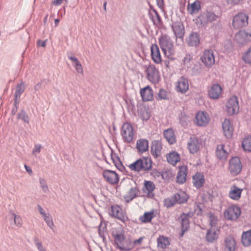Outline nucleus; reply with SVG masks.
Wrapping results in <instances>:
<instances>
[{"label": "nucleus", "instance_id": "nucleus-1", "mask_svg": "<svg viewBox=\"0 0 251 251\" xmlns=\"http://www.w3.org/2000/svg\"><path fill=\"white\" fill-rule=\"evenodd\" d=\"M159 45L164 54L170 60H174L175 50L173 48V44L171 39L167 36H161L159 39Z\"/></svg>", "mask_w": 251, "mask_h": 251}, {"label": "nucleus", "instance_id": "nucleus-2", "mask_svg": "<svg viewBox=\"0 0 251 251\" xmlns=\"http://www.w3.org/2000/svg\"><path fill=\"white\" fill-rule=\"evenodd\" d=\"M152 167L151 160L148 157L139 158L129 165V168L132 171L137 172L143 171L148 172Z\"/></svg>", "mask_w": 251, "mask_h": 251}, {"label": "nucleus", "instance_id": "nucleus-3", "mask_svg": "<svg viewBox=\"0 0 251 251\" xmlns=\"http://www.w3.org/2000/svg\"><path fill=\"white\" fill-rule=\"evenodd\" d=\"M243 167V166L239 157L234 156L229 160L228 169L232 176L238 175L241 173Z\"/></svg>", "mask_w": 251, "mask_h": 251}, {"label": "nucleus", "instance_id": "nucleus-4", "mask_svg": "<svg viewBox=\"0 0 251 251\" xmlns=\"http://www.w3.org/2000/svg\"><path fill=\"white\" fill-rule=\"evenodd\" d=\"M249 16L247 14L240 12L235 15L232 19V25L234 29H239L248 25Z\"/></svg>", "mask_w": 251, "mask_h": 251}, {"label": "nucleus", "instance_id": "nucleus-5", "mask_svg": "<svg viewBox=\"0 0 251 251\" xmlns=\"http://www.w3.org/2000/svg\"><path fill=\"white\" fill-rule=\"evenodd\" d=\"M133 128L128 123H125L122 126L121 135L124 142L130 143L134 136Z\"/></svg>", "mask_w": 251, "mask_h": 251}, {"label": "nucleus", "instance_id": "nucleus-6", "mask_svg": "<svg viewBox=\"0 0 251 251\" xmlns=\"http://www.w3.org/2000/svg\"><path fill=\"white\" fill-rule=\"evenodd\" d=\"M114 239L115 245L119 248L122 249L121 246L123 245L126 240L125 231L122 227H118L113 229L111 233Z\"/></svg>", "mask_w": 251, "mask_h": 251}, {"label": "nucleus", "instance_id": "nucleus-7", "mask_svg": "<svg viewBox=\"0 0 251 251\" xmlns=\"http://www.w3.org/2000/svg\"><path fill=\"white\" fill-rule=\"evenodd\" d=\"M241 210L239 207L235 205L229 206L225 211V217L229 220H236L240 216Z\"/></svg>", "mask_w": 251, "mask_h": 251}, {"label": "nucleus", "instance_id": "nucleus-8", "mask_svg": "<svg viewBox=\"0 0 251 251\" xmlns=\"http://www.w3.org/2000/svg\"><path fill=\"white\" fill-rule=\"evenodd\" d=\"M148 80L153 84L157 83L160 80L159 72L153 65H150L146 70Z\"/></svg>", "mask_w": 251, "mask_h": 251}, {"label": "nucleus", "instance_id": "nucleus-9", "mask_svg": "<svg viewBox=\"0 0 251 251\" xmlns=\"http://www.w3.org/2000/svg\"><path fill=\"white\" fill-rule=\"evenodd\" d=\"M226 112L228 115H232L237 113L239 110V105L237 97L230 98L226 105Z\"/></svg>", "mask_w": 251, "mask_h": 251}, {"label": "nucleus", "instance_id": "nucleus-10", "mask_svg": "<svg viewBox=\"0 0 251 251\" xmlns=\"http://www.w3.org/2000/svg\"><path fill=\"white\" fill-rule=\"evenodd\" d=\"M201 59L206 67H211L215 63V58L213 50H205Z\"/></svg>", "mask_w": 251, "mask_h": 251}, {"label": "nucleus", "instance_id": "nucleus-11", "mask_svg": "<svg viewBox=\"0 0 251 251\" xmlns=\"http://www.w3.org/2000/svg\"><path fill=\"white\" fill-rule=\"evenodd\" d=\"M110 215L117 218L123 223L128 220V218L126 213L123 211L121 207L118 205H113L111 207Z\"/></svg>", "mask_w": 251, "mask_h": 251}, {"label": "nucleus", "instance_id": "nucleus-12", "mask_svg": "<svg viewBox=\"0 0 251 251\" xmlns=\"http://www.w3.org/2000/svg\"><path fill=\"white\" fill-rule=\"evenodd\" d=\"M251 32L245 30H240L235 35V40L240 45H243L250 41Z\"/></svg>", "mask_w": 251, "mask_h": 251}, {"label": "nucleus", "instance_id": "nucleus-13", "mask_svg": "<svg viewBox=\"0 0 251 251\" xmlns=\"http://www.w3.org/2000/svg\"><path fill=\"white\" fill-rule=\"evenodd\" d=\"M102 176L106 181L111 184H117L119 181L118 174L113 171L109 170H104Z\"/></svg>", "mask_w": 251, "mask_h": 251}, {"label": "nucleus", "instance_id": "nucleus-14", "mask_svg": "<svg viewBox=\"0 0 251 251\" xmlns=\"http://www.w3.org/2000/svg\"><path fill=\"white\" fill-rule=\"evenodd\" d=\"M172 28L176 38H183L185 29L183 24L181 22H175L172 25Z\"/></svg>", "mask_w": 251, "mask_h": 251}, {"label": "nucleus", "instance_id": "nucleus-15", "mask_svg": "<svg viewBox=\"0 0 251 251\" xmlns=\"http://www.w3.org/2000/svg\"><path fill=\"white\" fill-rule=\"evenodd\" d=\"M197 124L198 126H205L209 122V117L206 112L199 111L196 115Z\"/></svg>", "mask_w": 251, "mask_h": 251}, {"label": "nucleus", "instance_id": "nucleus-16", "mask_svg": "<svg viewBox=\"0 0 251 251\" xmlns=\"http://www.w3.org/2000/svg\"><path fill=\"white\" fill-rule=\"evenodd\" d=\"M155 188V186L152 181L145 180L144 183V187L142 188V191L144 193H147L148 197L153 198L154 196L153 191Z\"/></svg>", "mask_w": 251, "mask_h": 251}, {"label": "nucleus", "instance_id": "nucleus-17", "mask_svg": "<svg viewBox=\"0 0 251 251\" xmlns=\"http://www.w3.org/2000/svg\"><path fill=\"white\" fill-rule=\"evenodd\" d=\"M222 128L225 136L227 138H231L234 129L229 119H226L222 123Z\"/></svg>", "mask_w": 251, "mask_h": 251}, {"label": "nucleus", "instance_id": "nucleus-18", "mask_svg": "<svg viewBox=\"0 0 251 251\" xmlns=\"http://www.w3.org/2000/svg\"><path fill=\"white\" fill-rule=\"evenodd\" d=\"M222 92V88L219 84H213L208 91L209 97L213 100L218 99L220 97Z\"/></svg>", "mask_w": 251, "mask_h": 251}, {"label": "nucleus", "instance_id": "nucleus-19", "mask_svg": "<svg viewBox=\"0 0 251 251\" xmlns=\"http://www.w3.org/2000/svg\"><path fill=\"white\" fill-rule=\"evenodd\" d=\"M139 190L138 188L131 187L127 193L123 197L126 203L131 202L133 199L139 197Z\"/></svg>", "mask_w": 251, "mask_h": 251}, {"label": "nucleus", "instance_id": "nucleus-20", "mask_svg": "<svg viewBox=\"0 0 251 251\" xmlns=\"http://www.w3.org/2000/svg\"><path fill=\"white\" fill-rule=\"evenodd\" d=\"M140 95L144 101H151L153 99V91L151 88L147 86L140 90Z\"/></svg>", "mask_w": 251, "mask_h": 251}, {"label": "nucleus", "instance_id": "nucleus-21", "mask_svg": "<svg viewBox=\"0 0 251 251\" xmlns=\"http://www.w3.org/2000/svg\"><path fill=\"white\" fill-rule=\"evenodd\" d=\"M242 191L243 189L239 188L236 185H233L228 192V196L233 200L238 201L241 198Z\"/></svg>", "mask_w": 251, "mask_h": 251}, {"label": "nucleus", "instance_id": "nucleus-22", "mask_svg": "<svg viewBox=\"0 0 251 251\" xmlns=\"http://www.w3.org/2000/svg\"><path fill=\"white\" fill-rule=\"evenodd\" d=\"M187 201V198L184 194L177 193L174 195L173 200L169 201V203H166V204L167 207H169L173 206L176 202L182 203Z\"/></svg>", "mask_w": 251, "mask_h": 251}, {"label": "nucleus", "instance_id": "nucleus-23", "mask_svg": "<svg viewBox=\"0 0 251 251\" xmlns=\"http://www.w3.org/2000/svg\"><path fill=\"white\" fill-rule=\"evenodd\" d=\"M151 55L153 61L157 64L161 62V57L158 47L156 44H152L151 47Z\"/></svg>", "mask_w": 251, "mask_h": 251}, {"label": "nucleus", "instance_id": "nucleus-24", "mask_svg": "<svg viewBox=\"0 0 251 251\" xmlns=\"http://www.w3.org/2000/svg\"><path fill=\"white\" fill-rule=\"evenodd\" d=\"M200 143L199 140L196 138L191 137L188 142V148L191 153L197 152L200 149Z\"/></svg>", "mask_w": 251, "mask_h": 251}, {"label": "nucleus", "instance_id": "nucleus-25", "mask_svg": "<svg viewBox=\"0 0 251 251\" xmlns=\"http://www.w3.org/2000/svg\"><path fill=\"white\" fill-rule=\"evenodd\" d=\"M228 152L225 149V145H219L217 146L216 155L217 158L221 161H225L228 156Z\"/></svg>", "mask_w": 251, "mask_h": 251}, {"label": "nucleus", "instance_id": "nucleus-26", "mask_svg": "<svg viewBox=\"0 0 251 251\" xmlns=\"http://www.w3.org/2000/svg\"><path fill=\"white\" fill-rule=\"evenodd\" d=\"M187 174V168L181 166L179 168L176 176V182L179 184H183L186 181Z\"/></svg>", "mask_w": 251, "mask_h": 251}, {"label": "nucleus", "instance_id": "nucleus-27", "mask_svg": "<svg viewBox=\"0 0 251 251\" xmlns=\"http://www.w3.org/2000/svg\"><path fill=\"white\" fill-rule=\"evenodd\" d=\"M188 79L183 76L181 77L177 81V91L182 93H184L188 90Z\"/></svg>", "mask_w": 251, "mask_h": 251}, {"label": "nucleus", "instance_id": "nucleus-28", "mask_svg": "<svg viewBox=\"0 0 251 251\" xmlns=\"http://www.w3.org/2000/svg\"><path fill=\"white\" fill-rule=\"evenodd\" d=\"M200 42V35L197 32H192L189 36L187 44L190 47H197Z\"/></svg>", "mask_w": 251, "mask_h": 251}, {"label": "nucleus", "instance_id": "nucleus-29", "mask_svg": "<svg viewBox=\"0 0 251 251\" xmlns=\"http://www.w3.org/2000/svg\"><path fill=\"white\" fill-rule=\"evenodd\" d=\"M136 148L141 153L147 151L149 149V142L146 139H140L137 141Z\"/></svg>", "mask_w": 251, "mask_h": 251}, {"label": "nucleus", "instance_id": "nucleus-30", "mask_svg": "<svg viewBox=\"0 0 251 251\" xmlns=\"http://www.w3.org/2000/svg\"><path fill=\"white\" fill-rule=\"evenodd\" d=\"M163 135L166 141L170 145L174 144L176 141V136L172 128H169L164 131Z\"/></svg>", "mask_w": 251, "mask_h": 251}, {"label": "nucleus", "instance_id": "nucleus-31", "mask_svg": "<svg viewBox=\"0 0 251 251\" xmlns=\"http://www.w3.org/2000/svg\"><path fill=\"white\" fill-rule=\"evenodd\" d=\"M219 230H216L212 228L208 229L206 234L205 238L207 242L212 243L218 238Z\"/></svg>", "mask_w": 251, "mask_h": 251}, {"label": "nucleus", "instance_id": "nucleus-32", "mask_svg": "<svg viewBox=\"0 0 251 251\" xmlns=\"http://www.w3.org/2000/svg\"><path fill=\"white\" fill-rule=\"evenodd\" d=\"M194 186L197 188H200L205 182L204 176L200 173H197L193 176Z\"/></svg>", "mask_w": 251, "mask_h": 251}, {"label": "nucleus", "instance_id": "nucleus-33", "mask_svg": "<svg viewBox=\"0 0 251 251\" xmlns=\"http://www.w3.org/2000/svg\"><path fill=\"white\" fill-rule=\"evenodd\" d=\"M162 146L161 142L158 140H154L152 143L151 151L153 155L158 156L161 153Z\"/></svg>", "mask_w": 251, "mask_h": 251}, {"label": "nucleus", "instance_id": "nucleus-34", "mask_svg": "<svg viewBox=\"0 0 251 251\" xmlns=\"http://www.w3.org/2000/svg\"><path fill=\"white\" fill-rule=\"evenodd\" d=\"M168 162L173 165H175L180 161L179 154L176 151H172L167 156Z\"/></svg>", "mask_w": 251, "mask_h": 251}, {"label": "nucleus", "instance_id": "nucleus-35", "mask_svg": "<svg viewBox=\"0 0 251 251\" xmlns=\"http://www.w3.org/2000/svg\"><path fill=\"white\" fill-rule=\"evenodd\" d=\"M235 249V241L234 239L229 236L225 239V251H234Z\"/></svg>", "mask_w": 251, "mask_h": 251}, {"label": "nucleus", "instance_id": "nucleus-36", "mask_svg": "<svg viewBox=\"0 0 251 251\" xmlns=\"http://www.w3.org/2000/svg\"><path fill=\"white\" fill-rule=\"evenodd\" d=\"M241 242L245 247H249L251 245V230L243 232Z\"/></svg>", "mask_w": 251, "mask_h": 251}, {"label": "nucleus", "instance_id": "nucleus-37", "mask_svg": "<svg viewBox=\"0 0 251 251\" xmlns=\"http://www.w3.org/2000/svg\"><path fill=\"white\" fill-rule=\"evenodd\" d=\"M181 226L182 229H188L189 228V215L183 213L180 216Z\"/></svg>", "mask_w": 251, "mask_h": 251}, {"label": "nucleus", "instance_id": "nucleus-38", "mask_svg": "<svg viewBox=\"0 0 251 251\" xmlns=\"http://www.w3.org/2000/svg\"><path fill=\"white\" fill-rule=\"evenodd\" d=\"M206 19V22L212 23L214 21H219L220 17L212 12H207L204 16H201V18Z\"/></svg>", "mask_w": 251, "mask_h": 251}, {"label": "nucleus", "instance_id": "nucleus-39", "mask_svg": "<svg viewBox=\"0 0 251 251\" xmlns=\"http://www.w3.org/2000/svg\"><path fill=\"white\" fill-rule=\"evenodd\" d=\"M154 217L153 211L146 212L144 215L141 216L139 220L144 223L150 222Z\"/></svg>", "mask_w": 251, "mask_h": 251}, {"label": "nucleus", "instance_id": "nucleus-40", "mask_svg": "<svg viewBox=\"0 0 251 251\" xmlns=\"http://www.w3.org/2000/svg\"><path fill=\"white\" fill-rule=\"evenodd\" d=\"M169 245V242L167 238L163 236H160L157 239V246L162 249H166Z\"/></svg>", "mask_w": 251, "mask_h": 251}, {"label": "nucleus", "instance_id": "nucleus-41", "mask_svg": "<svg viewBox=\"0 0 251 251\" xmlns=\"http://www.w3.org/2000/svg\"><path fill=\"white\" fill-rule=\"evenodd\" d=\"M242 146L245 151H251V137L245 138L242 142Z\"/></svg>", "mask_w": 251, "mask_h": 251}, {"label": "nucleus", "instance_id": "nucleus-42", "mask_svg": "<svg viewBox=\"0 0 251 251\" xmlns=\"http://www.w3.org/2000/svg\"><path fill=\"white\" fill-rule=\"evenodd\" d=\"M178 119L181 125L183 126H185L187 125L189 122V118L187 115L184 112H181L178 116Z\"/></svg>", "mask_w": 251, "mask_h": 251}, {"label": "nucleus", "instance_id": "nucleus-43", "mask_svg": "<svg viewBox=\"0 0 251 251\" xmlns=\"http://www.w3.org/2000/svg\"><path fill=\"white\" fill-rule=\"evenodd\" d=\"M169 99V94L167 91L163 88L160 89L158 94V97L156 98V100H168Z\"/></svg>", "mask_w": 251, "mask_h": 251}, {"label": "nucleus", "instance_id": "nucleus-44", "mask_svg": "<svg viewBox=\"0 0 251 251\" xmlns=\"http://www.w3.org/2000/svg\"><path fill=\"white\" fill-rule=\"evenodd\" d=\"M25 82L23 81L18 84L16 87V90L14 95L21 97V95L23 93L25 90Z\"/></svg>", "mask_w": 251, "mask_h": 251}, {"label": "nucleus", "instance_id": "nucleus-45", "mask_svg": "<svg viewBox=\"0 0 251 251\" xmlns=\"http://www.w3.org/2000/svg\"><path fill=\"white\" fill-rule=\"evenodd\" d=\"M201 9V5L200 2L197 1H195L192 3L190 6V4H188V10L190 11L191 14L198 11Z\"/></svg>", "mask_w": 251, "mask_h": 251}, {"label": "nucleus", "instance_id": "nucleus-46", "mask_svg": "<svg viewBox=\"0 0 251 251\" xmlns=\"http://www.w3.org/2000/svg\"><path fill=\"white\" fill-rule=\"evenodd\" d=\"M42 217L48 226H49L52 230H53V227L54 226V224L52 217L50 213L46 214L45 215L42 216Z\"/></svg>", "mask_w": 251, "mask_h": 251}, {"label": "nucleus", "instance_id": "nucleus-47", "mask_svg": "<svg viewBox=\"0 0 251 251\" xmlns=\"http://www.w3.org/2000/svg\"><path fill=\"white\" fill-rule=\"evenodd\" d=\"M39 181L40 186L43 192L44 193H48L49 192V189L45 179L42 177H39Z\"/></svg>", "mask_w": 251, "mask_h": 251}, {"label": "nucleus", "instance_id": "nucleus-48", "mask_svg": "<svg viewBox=\"0 0 251 251\" xmlns=\"http://www.w3.org/2000/svg\"><path fill=\"white\" fill-rule=\"evenodd\" d=\"M242 59L246 63L251 64V47L243 54Z\"/></svg>", "mask_w": 251, "mask_h": 251}, {"label": "nucleus", "instance_id": "nucleus-49", "mask_svg": "<svg viewBox=\"0 0 251 251\" xmlns=\"http://www.w3.org/2000/svg\"><path fill=\"white\" fill-rule=\"evenodd\" d=\"M18 118L22 120L25 123L28 124L29 122L28 116L24 110H21L18 114Z\"/></svg>", "mask_w": 251, "mask_h": 251}, {"label": "nucleus", "instance_id": "nucleus-50", "mask_svg": "<svg viewBox=\"0 0 251 251\" xmlns=\"http://www.w3.org/2000/svg\"><path fill=\"white\" fill-rule=\"evenodd\" d=\"M33 241L39 251H47L46 249L43 247L42 242L40 241L37 237H34Z\"/></svg>", "mask_w": 251, "mask_h": 251}, {"label": "nucleus", "instance_id": "nucleus-51", "mask_svg": "<svg viewBox=\"0 0 251 251\" xmlns=\"http://www.w3.org/2000/svg\"><path fill=\"white\" fill-rule=\"evenodd\" d=\"M151 175L154 177H161L163 179H166L165 176L167 175V172L161 173L155 169L151 171Z\"/></svg>", "mask_w": 251, "mask_h": 251}, {"label": "nucleus", "instance_id": "nucleus-52", "mask_svg": "<svg viewBox=\"0 0 251 251\" xmlns=\"http://www.w3.org/2000/svg\"><path fill=\"white\" fill-rule=\"evenodd\" d=\"M106 231V225L105 223L102 224V223L99 226V233L100 236L104 238V232Z\"/></svg>", "mask_w": 251, "mask_h": 251}, {"label": "nucleus", "instance_id": "nucleus-53", "mask_svg": "<svg viewBox=\"0 0 251 251\" xmlns=\"http://www.w3.org/2000/svg\"><path fill=\"white\" fill-rule=\"evenodd\" d=\"M153 12L155 14V16H153L152 17V21L154 24H160L161 23V18L159 14L158 13L157 11L153 9Z\"/></svg>", "mask_w": 251, "mask_h": 251}, {"label": "nucleus", "instance_id": "nucleus-54", "mask_svg": "<svg viewBox=\"0 0 251 251\" xmlns=\"http://www.w3.org/2000/svg\"><path fill=\"white\" fill-rule=\"evenodd\" d=\"M14 218V223L18 227L22 226V220L20 216L16 215L15 213L12 214Z\"/></svg>", "mask_w": 251, "mask_h": 251}, {"label": "nucleus", "instance_id": "nucleus-55", "mask_svg": "<svg viewBox=\"0 0 251 251\" xmlns=\"http://www.w3.org/2000/svg\"><path fill=\"white\" fill-rule=\"evenodd\" d=\"M209 224L211 228L215 226L217 224V218L213 215L211 214L209 216Z\"/></svg>", "mask_w": 251, "mask_h": 251}, {"label": "nucleus", "instance_id": "nucleus-56", "mask_svg": "<svg viewBox=\"0 0 251 251\" xmlns=\"http://www.w3.org/2000/svg\"><path fill=\"white\" fill-rule=\"evenodd\" d=\"M192 60V57L190 54H186L182 59V64L184 66L188 65Z\"/></svg>", "mask_w": 251, "mask_h": 251}, {"label": "nucleus", "instance_id": "nucleus-57", "mask_svg": "<svg viewBox=\"0 0 251 251\" xmlns=\"http://www.w3.org/2000/svg\"><path fill=\"white\" fill-rule=\"evenodd\" d=\"M74 67L75 69L78 73L82 74L83 73V68L80 62H77V63L74 64Z\"/></svg>", "mask_w": 251, "mask_h": 251}, {"label": "nucleus", "instance_id": "nucleus-58", "mask_svg": "<svg viewBox=\"0 0 251 251\" xmlns=\"http://www.w3.org/2000/svg\"><path fill=\"white\" fill-rule=\"evenodd\" d=\"M41 148L42 146L40 144L35 145L33 149L32 153L36 156L37 153H39L41 152Z\"/></svg>", "mask_w": 251, "mask_h": 251}, {"label": "nucleus", "instance_id": "nucleus-59", "mask_svg": "<svg viewBox=\"0 0 251 251\" xmlns=\"http://www.w3.org/2000/svg\"><path fill=\"white\" fill-rule=\"evenodd\" d=\"M192 75L193 76H197L200 74V70L198 66H194L192 69Z\"/></svg>", "mask_w": 251, "mask_h": 251}, {"label": "nucleus", "instance_id": "nucleus-60", "mask_svg": "<svg viewBox=\"0 0 251 251\" xmlns=\"http://www.w3.org/2000/svg\"><path fill=\"white\" fill-rule=\"evenodd\" d=\"M117 161L118 162L117 165H115L116 167L119 170L122 171L123 169H124V166L123 165L122 162L120 160V158L119 157H117Z\"/></svg>", "mask_w": 251, "mask_h": 251}, {"label": "nucleus", "instance_id": "nucleus-61", "mask_svg": "<svg viewBox=\"0 0 251 251\" xmlns=\"http://www.w3.org/2000/svg\"><path fill=\"white\" fill-rule=\"evenodd\" d=\"M20 96L14 95V106H19Z\"/></svg>", "mask_w": 251, "mask_h": 251}, {"label": "nucleus", "instance_id": "nucleus-62", "mask_svg": "<svg viewBox=\"0 0 251 251\" xmlns=\"http://www.w3.org/2000/svg\"><path fill=\"white\" fill-rule=\"evenodd\" d=\"M46 40L42 41L40 40H38L37 42V44L38 46L42 47H45L46 45Z\"/></svg>", "mask_w": 251, "mask_h": 251}, {"label": "nucleus", "instance_id": "nucleus-63", "mask_svg": "<svg viewBox=\"0 0 251 251\" xmlns=\"http://www.w3.org/2000/svg\"><path fill=\"white\" fill-rule=\"evenodd\" d=\"M37 207H38V211H39V213L42 215V216L45 215L46 214H47L45 212V211L44 210V209L42 208V207L40 205H38Z\"/></svg>", "mask_w": 251, "mask_h": 251}, {"label": "nucleus", "instance_id": "nucleus-64", "mask_svg": "<svg viewBox=\"0 0 251 251\" xmlns=\"http://www.w3.org/2000/svg\"><path fill=\"white\" fill-rule=\"evenodd\" d=\"M24 167H25V168L26 171L28 173V174L30 176H31L32 174V173H33L31 167H30L29 166L26 165V164H25Z\"/></svg>", "mask_w": 251, "mask_h": 251}]
</instances>
